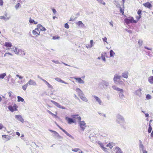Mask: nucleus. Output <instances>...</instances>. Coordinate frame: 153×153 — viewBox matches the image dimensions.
I'll return each instance as SVG.
<instances>
[{"mask_svg": "<svg viewBox=\"0 0 153 153\" xmlns=\"http://www.w3.org/2000/svg\"><path fill=\"white\" fill-rule=\"evenodd\" d=\"M116 122L120 124V125H122L124 123H125V120L124 117L122 115L118 114L116 116Z\"/></svg>", "mask_w": 153, "mask_h": 153, "instance_id": "1", "label": "nucleus"}, {"mask_svg": "<svg viewBox=\"0 0 153 153\" xmlns=\"http://www.w3.org/2000/svg\"><path fill=\"white\" fill-rule=\"evenodd\" d=\"M78 123L82 131H84L86 127V124L85 123V121H81V120H80L78 121Z\"/></svg>", "mask_w": 153, "mask_h": 153, "instance_id": "2", "label": "nucleus"}, {"mask_svg": "<svg viewBox=\"0 0 153 153\" xmlns=\"http://www.w3.org/2000/svg\"><path fill=\"white\" fill-rule=\"evenodd\" d=\"M124 22L127 24H129L130 23L137 22L136 21L134 20L133 17H129L128 18H126L124 19Z\"/></svg>", "mask_w": 153, "mask_h": 153, "instance_id": "3", "label": "nucleus"}, {"mask_svg": "<svg viewBox=\"0 0 153 153\" xmlns=\"http://www.w3.org/2000/svg\"><path fill=\"white\" fill-rule=\"evenodd\" d=\"M17 108L18 106L16 104H14L13 106L11 105H10L8 107V109L12 112L17 110Z\"/></svg>", "mask_w": 153, "mask_h": 153, "instance_id": "4", "label": "nucleus"}, {"mask_svg": "<svg viewBox=\"0 0 153 153\" xmlns=\"http://www.w3.org/2000/svg\"><path fill=\"white\" fill-rule=\"evenodd\" d=\"M55 123L56 124L57 126L61 129V130L65 134L68 136L69 137H71V138L72 139H74V137L73 136H72V135H70V134H69L65 130L63 129L62 128L60 127L57 123H56L55 122Z\"/></svg>", "mask_w": 153, "mask_h": 153, "instance_id": "5", "label": "nucleus"}, {"mask_svg": "<svg viewBox=\"0 0 153 153\" xmlns=\"http://www.w3.org/2000/svg\"><path fill=\"white\" fill-rule=\"evenodd\" d=\"M93 97L95 98L96 102H97L98 104L100 105H103V103L99 97L96 95L93 96Z\"/></svg>", "mask_w": 153, "mask_h": 153, "instance_id": "6", "label": "nucleus"}, {"mask_svg": "<svg viewBox=\"0 0 153 153\" xmlns=\"http://www.w3.org/2000/svg\"><path fill=\"white\" fill-rule=\"evenodd\" d=\"M65 119L67 121L68 123L69 124H71L72 123H76V120L72 118L66 117Z\"/></svg>", "mask_w": 153, "mask_h": 153, "instance_id": "7", "label": "nucleus"}, {"mask_svg": "<svg viewBox=\"0 0 153 153\" xmlns=\"http://www.w3.org/2000/svg\"><path fill=\"white\" fill-rule=\"evenodd\" d=\"M142 90L140 88L136 90L134 93V94L140 97L142 95V93L141 92Z\"/></svg>", "mask_w": 153, "mask_h": 153, "instance_id": "8", "label": "nucleus"}, {"mask_svg": "<svg viewBox=\"0 0 153 153\" xmlns=\"http://www.w3.org/2000/svg\"><path fill=\"white\" fill-rule=\"evenodd\" d=\"M28 85L36 86L37 85L36 82L33 80L30 79L27 82Z\"/></svg>", "mask_w": 153, "mask_h": 153, "instance_id": "9", "label": "nucleus"}, {"mask_svg": "<svg viewBox=\"0 0 153 153\" xmlns=\"http://www.w3.org/2000/svg\"><path fill=\"white\" fill-rule=\"evenodd\" d=\"M121 77V76L119 75H118L117 74H115L113 78V80L114 82H116L118 81V80H120Z\"/></svg>", "mask_w": 153, "mask_h": 153, "instance_id": "10", "label": "nucleus"}, {"mask_svg": "<svg viewBox=\"0 0 153 153\" xmlns=\"http://www.w3.org/2000/svg\"><path fill=\"white\" fill-rule=\"evenodd\" d=\"M15 118L17 120L21 121L22 123L24 122V120L22 116L20 115H16L15 116Z\"/></svg>", "mask_w": 153, "mask_h": 153, "instance_id": "11", "label": "nucleus"}, {"mask_svg": "<svg viewBox=\"0 0 153 153\" xmlns=\"http://www.w3.org/2000/svg\"><path fill=\"white\" fill-rule=\"evenodd\" d=\"M75 79L77 80L78 82L80 84H84L85 82L80 77H74Z\"/></svg>", "mask_w": 153, "mask_h": 153, "instance_id": "12", "label": "nucleus"}, {"mask_svg": "<svg viewBox=\"0 0 153 153\" xmlns=\"http://www.w3.org/2000/svg\"><path fill=\"white\" fill-rule=\"evenodd\" d=\"M76 91L77 92L79 97L82 95H84L83 92L79 88H76Z\"/></svg>", "mask_w": 153, "mask_h": 153, "instance_id": "13", "label": "nucleus"}, {"mask_svg": "<svg viewBox=\"0 0 153 153\" xmlns=\"http://www.w3.org/2000/svg\"><path fill=\"white\" fill-rule=\"evenodd\" d=\"M100 83L102 86H105L106 87L109 85L108 82L104 80H102Z\"/></svg>", "mask_w": 153, "mask_h": 153, "instance_id": "14", "label": "nucleus"}, {"mask_svg": "<svg viewBox=\"0 0 153 153\" xmlns=\"http://www.w3.org/2000/svg\"><path fill=\"white\" fill-rule=\"evenodd\" d=\"M76 24L78 26L80 27L81 28H84L85 27V25L81 21H79L77 22L76 23Z\"/></svg>", "mask_w": 153, "mask_h": 153, "instance_id": "15", "label": "nucleus"}, {"mask_svg": "<svg viewBox=\"0 0 153 153\" xmlns=\"http://www.w3.org/2000/svg\"><path fill=\"white\" fill-rule=\"evenodd\" d=\"M139 148L140 149V150H141L142 149H144V146L143 144L142 141L140 140H139Z\"/></svg>", "mask_w": 153, "mask_h": 153, "instance_id": "16", "label": "nucleus"}, {"mask_svg": "<svg viewBox=\"0 0 153 153\" xmlns=\"http://www.w3.org/2000/svg\"><path fill=\"white\" fill-rule=\"evenodd\" d=\"M17 54L23 56L25 55V51H22V50L19 49L18 50Z\"/></svg>", "mask_w": 153, "mask_h": 153, "instance_id": "17", "label": "nucleus"}, {"mask_svg": "<svg viewBox=\"0 0 153 153\" xmlns=\"http://www.w3.org/2000/svg\"><path fill=\"white\" fill-rule=\"evenodd\" d=\"M112 88L120 92H122L123 91V89L117 87L116 85L112 86Z\"/></svg>", "mask_w": 153, "mask_h": 153, "instance_id": "18", "label": "nucleus"}, {"mask_svg": "<svg viewBox=\"0 0 153 153\" xmlns=\"http://www.w3.org/2000/svg\"><path fill=\"white\" fill-rule=\"evenodd\" d=\"M71 117L74 119H77L79 120H81V117L78 114L72 115Z\"/></svg>", "mask_w": 153, "mask_h": 153, "instance_id": "19", "label": "nucleus"}, {"mask_svg": "<svg viewBox=\"0 0 153 153\" xmlns=\"http://www.w3.org/2000/svg\"><path fill=\"white\" fill-rule=\"evenodd\" d=\"M143 5L148 8H150L152 7L151 4L149 2L143 4Z\"/></svg>", "mask_w": 153, "mask_h": 153, "instance_id": "20", "label": "nucleus"}, {"mask_svg": "<svg viewBox=\"0 0 153 153\" xmlns=\"http://www.w3.org/2000/svg\"><path fill=\"white\" fill-rule=\"evenodd\" d=\"M99 144L100 145L102 149L105 152H108L107 149L104 146L103 144L102 143H99Z\"/></svg>", "mask_w": 153, "mask_h": 153, "instance_id": "21", "label": "nucleus"}, {"mask_svg": "<svg viewBox=\"0 0 153 153\" xmlns=\"http://www.w3.org/2000/svg\"><path fill=\"white\" fill-rule=\"evenodd\" d=\"M80 98L83 101L85 102H87L88 101L87 98L85 96V95H82L79 96Z\"/></svg>", "mask_w": 153, "mask_h": 153, "instance_id": "22", "label": "nucleus"}, {"mask_svg": "<svg viewBox=\"0 0 153 153\" xmlns=\"http://www.w3.org/2000/svg\"><path fill=\"white\" fill-rule=\"evenodd\" d=\"M128 72H127L126 71V72H124L123 73H122V77L127 79L128 77Z\"/></svg>", "mask_w": 153, "mask_h": 153, "instance_id": "23", "label": "nucleus"}, {"mask_svg": "<svg viewBox=\"0 0 153 153\" xmlns=\"http://www.w3.org/2000/svg\"><path fill=\"white\" fill-rule=\"evenodd\" d=\"M55 79L58 82H60L65 84H68V83L62 80L60 78L57 77L55 78Z\"/></svg>", "mask_w": 153, "mask_h": 153, "instance_id": "24", "label": "nucleus"}, {"mask_svg": "<svg viewBox=\"0 0 153 153\" xmlns=\"http://www.w3.org/2000/svg\"><path fill=\"white\" fill-rule=\"evenodd\" d=\"M51 101L56 106L60 108L61 105L59 103L52 100H51Z\"/></svg>", "mask_w": 153, "mask_h": 153, "instance_id": "25", "label": "nucleus"}, {"mask_svg": "<svg viewBox=\"0 0 153 153\" xmlns=\"http://www.w3.org/2000/svg\"><path fill=\"white\" fill-rule=\"evenodd\" d=\"M148 81L150 84H153V76L149 77L148 78Z\"/></svg>", "mask_w": 153, "mask_h": 153, "instance_id": "26", "label": "nucleus"}, {"mask_svg": "<svg viewBox=\"0 0 153 153\" xmlns=\"http://www.w3.org/2000/svg\"><path fill=\"white\" fill-rule=\"evenodd\" d=\"M41 27H42V25L40 24H38L37 25V27L34 30H36V31H38V32L40 31V28Z\"/></svg>", "mask_w": 153, "mask_h": 153, "instance_id": "27", "label": "nucleus"}, {"mask_svg": "<svg viewBox=\"0 0 153 153\" xmlns=\"http://www.w3.org/2000/svg\"><path fill=\"white\" fill-rule=\"evenodd\" d=\"M10 17H6L4 16H0V19H4L5 21H6L9 20L10 19Z\"/></svg>", "mask_w": 153, "mask_h": 153, "instance_id": "28", "label": "nucleus"}, {"mask_svg": "<svg viewBox=\"0 0 153 153\" xmlns=\"http://www.w3.org/2000/svg\"><path fill=\"white\" fill-rule=\"evenodd\" d=\"M11 51H13L16 54H17V48L16 47H13L10 48Z\"/></svg>", "mask_w": 153, "mask_h": 153, "instance_id": "29", "label": "nucleus"}, {"mask_svg": "<svg viewBox=\"0 0 153 153\" xmlns=\"http://www.w3.org/2000/svg\"><path fill=\"white\" fill-rule=\"evenodd\" d=\"M115 150H116V153H123L122 151L118 147H116Z\"/></svg>", "mask_w": 153, "mask_h": 153, "instance_id": "30", "label": "nucleus"}, {"mask_svg": "<svg viewBox=\"0 0 153 153\" xmlns=\"http://www.w3.org/2000/svg\"><path fill=\"white\" fill-rule=\"evenodd\" d=\"M29 22L30 23H34V24L35 25L37 24L38 23L37 22L35 21L34 19H32L31 18H30Z\"/></svg>", "mask_w": 153, "mask_h": 153, "instance_id": "31", "label": "nucleus"}, {"mask_svg": "<svg viewBox=\"0 0 153 153\" xmlns=\"http://www.w3.org/2000/svg\"><path fill=\"white\" fill-rule=\"evenodd\" d=\"M33 34L34 35H40V31L38 32V31L36 30H33L32 31Z\"/></svg>", "mask_w": 153, "mask_h": 153, "instance_id": "32", "label": "nucleus"}, {"mask_svg": "<svg viewBox=\"0 0 153 153\" xmlns=\"http://www.w3.org/2000/svg\"><path fill=\"white\" fill-rule=\"evenodd\" d=\"M4 46L6 47H10L12 46V44L9 42H6L4 43Z\"/></svg>", "mask_w": 153, "mask_h": 153, "instance_id": "33", "label": "nucleus"}, {"mask_svg": "<svg viewBox=\"0 0 153 153\" xmlns=\"http://www.w3.org/2000/svg\"><path fill=\"white\" fill-rule=\"evenodd\" d=\"M115 54V53L112 50H111L110 51V57H113Z\"/></svg>", "mask_w": 153, "mask_h": 153, "instance_id": "34", "label": "nucleus"}, {"mask_svg": "<svg viewBox=\"0 0 153 153\" xmlns=\"http://www.w3.org/2000/svg\"><path fill=\"white\" fill-rule=\"evenodd\" d=\"M120 92L119 94V97L120 98L123 99L124 97V95L123 94V91L122 92Z\"/></svg>", "mask_w": 153, "mask_h": 153, "instance_id": "35", "label": "nucleus"}, {"mask_svg": "<svg viewBox=\"0 0 153 153\" xmlns=\"http://www.w3.org/2000/svg\"><path fill=\"white\" fill-rule=\"evenodd\" d=\"M6 76V74L5 73H4L0 74V79H2L4 77Z\"/></svg>", "mask_w": 153, "mask_h": 153, "instance_id": "36", "label": "nucleus"}, {"mask_svg": "<svg viewBox=\"0 0 153 153\" xmlns=\"http://www.w3.org/2000/svg\"><path fill=\"white\" fill-rule=\"evenodd\" d=\"M114 4L116 5V7L118 8L120 7H121L120 4L119 3L118 1H114Z\"/></svg>", "mask_w": 153, "mask_h": 153, "instance_id": "37", "label": "nucleus"}, {"mask_svg": "<svg viewBox=\"0 0 153 153\" xmlns=\"http://www.w3.org/2000/svg\"><path fill=\"white\" fill-rule=\"evenodd\" d=\"M18 98V102H23L24 101V99L21 97L20 96H18L17 97Z\"/></svg>", "mask_w": 153, "mask_h": 153, "instance_id": "38", "label": "nucleus"}, {"mask_svg": "<svg viewBox=\"0 0 153 153\" xmlns=\"http://www.w3.org/2000/svg\"><path fill=\"white\" fill-rule=\"evenodd\" d=\"M45 84L47 85L48 88L53 89V86L51 85L47 81Z\"/></svg>", "mask_w": 153, "mask_h": 153, "instance_id": "39", "label": "nucleus"}, {"mask_svg": "<svg viewBox=\"0 0 153 153\" xmlns=\"http://www.w3.org/2000/svg\"><path fill=\"white\" fill-rule=\"evenodd\" d=\"M28 84L27 83L22 87V88L24 91H25L28 86Z\"/></svg>", "mask_w": 153, "mask_h": 153, "instance_id": "40", "label": "nucleus"}, {"mask_svg": "<svg viewBox=\"0 0 153 153\" xmlns=\"http://www.w3.org/2000/svg\"><path fill=\"white\" fill-rule=\"evenodd\" d=\"M99 3L102 4L103 5L105 4V3L104 2L103 0H96Z\"/></svg>", "mask_w": 153, "mask_h": 153, "instance_id": "41", "label": "nucleus"}, {"mask_svg": "<svg viewBox=\"0 0 153 153\" xmlns=\"http://www.w3.org/2000/svg\"><path fill=\"white\" fill-rule=\"evenodd\" d=\"M80 150L78 148H75L74 149H72V150L73 152H78Z\"/></svg>", "mask_w": 153, "mask_h": 153, "instance_id": "42", "label": "nucleus"}, {"mask_svg": "<svg viewBox=\"0 0 153 153\" xmlns=\"http://www.w3.org/2000/svg\"><path fill=\"white\" fill-rule=\"evenodd\" d=\"M152 130V128L151 126L150 123H149V128L148 130V132L149 133H150L151 132Z\"/></svg>", "mask_w": 153, "mask_h": 153, "instance_id": "43", "label": "nucleus"}, {"mask_svg": "<svg viewBox=\"0 0 153 153\" xmlns=\"http://www.w3.org/2000/svg\"><path fill=\"white\" fill-rule=\"evenodd\" d=\"M147 55L149 56L150 57H151L152 56V55L151 53V52L150 51H148L146 52Z\"/></svg>", "mask_w": 153, "mask_h": 153, "instance_id": "44", "label": "nucleus"}, {"mask_svg": "<svg viewBox=\"0 0 153 153\" xmlns=\"http://www.w3.org/2000/svg\"><path fill=\"white\" fill-rule=\"evenodd\" d=\"M107 147H109L110 149H111L113 147V146L112 145V144L110 143H109L107 145Z\"/></svg>", "mask_w": 153, "mask_h": 153, "instance_id": "45", "label": "nucleus"}, {"mask_svg": "<svg viewBox=\"0 0 153 153\" xmlns=\"http://www.w3.org/2000/svg\"><path fill=\"white\" fill-rule=\"evenodd\" d=\"M20 5L21 4L19 3L17 4L15 6V7L16 10H17L18 8L19 7V6H20Z\"/></svg>", "mask_w": 153, "mask_h": 153, "instance_id": "46", "label": "nucleus"}, {"mask_svg": "<svg viewBox=\"0 0 153 153\" xmlns=\"http://www.w3.org/2000/svg\"><path fill=\"white\" fill-rule=\"evenodd\" d=\"M101 58L102 59L103 61H104V62L105 61V58L104 56H103V54H102L101 55Z\"/></svg>", "mask_w": 153, "mask_h": 153, "instance_id": "47", "label": "nucleus"}, {"mask_svg": "<svg viewBox=\"0 0 153 153\" xmlns=\"http://www.w3.org/2000/svg\"><path fill=\"white\" fill-rule=\"evenodd\" d=\"M146 98L148 100H149L151 99V96L150 94H148L146 96Z\"/></svg>", "mask_w": 153, "mask_h": 153, "instance_id": "48", "label": "nucleus"}, {"mask_svg": "<svg viewBox=\"0 0 153 153\" xmlns=\"http://www.w3.org/2000/svg\"><path fill=\"white\" fill-rule=\"evenodd\" d=\"M90 43L91 44V45L90 46H89V47L91 48L93 46L94 42H93V40H91L90 41Z\"/></svg>", "mask_w": 153, "mask_h": 153, "instance_id": "49", "label": "nucleus"}, {"mask_svg": "<svg viewBox=\"0 0 153 153\" xmlns=\"http://www.w3.org/2000/svg\"><path fill=\"white\" fill-rule=\"evenodd\" d=\"M119 8H120V13H122V14H123V13H124V11H123L124 10L123 9V10L121 7H119Z\"/></svg>", "mask_w": 153, "mask_h": 153, "instance_id": "50", "label": "nucleus"}, {"mask_svg": "<svg viewBox=\"0 0 153 153\" xmlns=\"http://www.w3.org/2000/svg\"><path fill=\"white\" fill-rule=\"evenodd\" d=\"M65 27L67 29H68L69 28V26L67 23H66L65 25Z\"/></svg>", "mask_w": 153, "mask_h": 153, "instance_id": "51", "label": "nucleus"}, {"mask_svg": "<svg viewBox=\"0 0 153 153\" xmlns=\"http://www.w3.org/2000/svg\"><path fill=\"white\" fill-rule=\"evenodd\" d=\"M53 134L56 137V136H59V134L56 131H54L53 133Z\"/></svg>", "mask_w": 153, "mask_h": 153, "instance_id": "52", "label": "nucleus"}, {"mask_svg": "<svg viewBox=\"0 0 153 153\" xmlns=\"http://www.w3.org/2000/svg\"><path fill=\"white\" fill-rule=\"evenodd\" d=\"M38 78H39L41 80H42L45 83L47 82V81H46L45 79H42V77H40L38 76Z\"/></svg>", "mask_w": 153, "mask_h": 153, "instance_id": "53", "label": "nucleus"}, {"mask_svg": "<svg viewBox=\"0 0 153 153\" xmlns=\"http://www.w3.org/2000/svg\"><path fill=\"white\" fill-rule=\"evenodd\" d=\"M142 11L140 10L139 9L137 11V14L139 15V16H141Z\"/></svg>", "mask_w": 153, "mask_h": 153, "instance_id": "54", "label": "nucleus"}, {"mask_svg": "<svg viewBox=\"0 0 153 153\" xmlns=\"http://www.w3.org/2000/svg\"><path fill=\"white\" fill-rule=\"evenodd\" d=\"M7 54L10 55V56L12 55V54L11 53H6L4 55V56H7Z\"/></svg>", "mask_w": 153, "mask_h": 153, "instance_id": "55", "label": "nucleus"}, {"mask_svg": "<svg viewBox=\"0 0 153 153\" xmlns=\"http://www.w3.org/2000/svg\"><path fill=\"white\" fill-rule=\"evenodd\" d=\"M11 84H13L15 83V80L13 78L11 79V80L10 82Z\"/></svg>", "mask_w": 153, "mask_h": 153, "instance_id": "56", "label": "nucleus"}, {"mask_svg": "<svg viewBox=\"0 0 153 153\" xmlns=\"http://www.w3.org/2000/svg\"><path fill=\"white\" fill-rule=\"evenodd\" d=\"M60 37L59 36H53V39H58Z\"/></svg>", "mask_w": 153, "mask_h": 153, "instance_id": "57", "label": "nucleus"}, {"mask_svg": "<svg viewBox=\"0 0 153 153\" xmlns=\"http://www.w3.org/2000/svg\"><path fill=\"white\" fill-rule=\"evenodd\" d=\"M41 28H40V30H41L42 31H45L46 30L45 28V27H43L42 26V27H41Z\"/></svg>", "mask_w": 153, "mask_h": 153, "instance_id": "58", "label": "nucleus"}, {"mask_svg": "<svg viewBox=\"0 0 153 153\" xmlns=\"http://www.w3.org/2000/svg\"><path fill=\"white\" fill-rule=\"evenodd\" d=\"M52 62H54V63H55V64H59L60 63V62L58 61H55V60H52Z\"/></svg>", "mask_w": 153, "mask_h": 153, "instance_id": "59", "label": "nucleus"}, {"mask_svg": "<svg viewBox=\"0 0 153 153\" xmlns=\"http://www.w3.org/2000/svg\"><path fill=\"white\" fill-rule=\"evenodd\" d=\"M118 83H119V84H124V83L123 82V81H121V80H119L117 82Z\"/></svg>", "mask_w": 153, "mask_h": 153, "instance_id": "60", "label": "nucleus"}, {"mask_svg": "<svg viewBox=\"0 0 153 153\" xmlns=\"http://www.w3.org/2000/svg\"><path fill=\"white\" fill-rule=\"evenodd\" d=\"M142 43H143V41H141L140 40H139L138 41V43L140 45H142Z\"/></svg>", "mask_w": 153, "mask_h": 153, "instance_id": "61", "label": "nucleus"}, {"mask_svg": "<svg viewBox=\"0 0 153 153\" xmlns=\"http://www.w3.org/2000/svg\"><path fill=\"white\" fill-rule=\"evenodd\" d=\"M2 137L4 138L7 139L8 140H9V138L8 137H9V136H7L6 135H3L2 136Z\"/></svg>", "mask_w": 153, "mask_h": 153, "instance_id": "62", "label": "nucleus"}, {"mask_svg": "<svg viewBox=\"0 0 153 153\" xmlns=\"http://www.w3.org/2000/svg\"><path fill=\"white\" fill-rule=\"evenodd\" d=\"M12 92L10 91H9L8 92V94H9V97H10L12 94Z\"/></svg>", "mask_w": 153, "mask_h": 153, "instance_id": "63", "label": "nucleus"}, {"mask_svg": "<svg viewBox=\"0 0 153 153\" xmlns=\"http://www.w3.org/2000/svg\"><path fill=\"white\" fill-rule=\"evenodd\" d=\"M107 39L106 37H105L102 39L103 40L104 42H105L107 43V42H106Z\"/></svg>", "mask_w": 153, "mask_h": 153, "instance_id": "64", "label": "nucleus"}]
</instances>
